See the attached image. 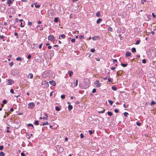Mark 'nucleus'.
I'll list each match as a JSON object with an SVG mask.
<instances>
[{"mask_svg":"<svg viewBox=\"0 0 156 156\" xmlns=\"http://www.w3.org/2000/svg\"><path fill=\"white\" fill-rule=\"evenodd\" d=\"M56 148L58 153H61L64 150L63 147L60 145H57Z\"/></svg>","mask_w":156,"mask_h":156,"instance_id":"1","label":"nucleus"},{"mask_svg":"<svg viewBox=\"0 0 156 156\" xmlns=\"http://www.w3.org/2000/svg\"><path fill=\"white\" fill-rule=\"evenodd\" d=\"M41 84L43 86L44 88L47 87L48 85V83L46 81L44 80L41 83Z\"/></svg>","mask_w":156,"mask_h":156,"instance_id":"2","label":"nucleus"},{"mask_svg":"<svg viewBox=\"0 0 156 156\" xmlns=\"http://www.w3.org/2000/svg\"><path fill=\"white\" fill-rule=\"evenodd\" d=\"M90 82L88 80L86 83L85 82L84 83V85L83 87V88L86 89L89 86Z\"/></svg>","mask_w":156,"mask_h":156,"instance_id":"3","label":"nucleus"},{"mask_svg":"<svg viewBox=\"0 0 156 156\" xmlns=\"http://www.w3.org/2000/svg\"><path fill=\"white\" fill-rule=\"evenodd\" d=\"M94 84L96 87H99L101 86V84L100 83L99 81L98 80L94 82Z\"/></svg>","mask_w":156,"mask_h":156,"instance_id":"4","label":"nucleus"},{"mask_svg":"<svg viewBox=\"0 0 156 156\" xmlns=\"http://www.w3.org/2000/svg\"><path fill=\"white\" fill-rule=\"evenodd\" d=\"M35 104L34 102H31L28 104L29 108L31 109L33 108L35 106Z\"/></svg>","mask_w":156,"mask_h":156,"instance_id":"5","label":"nucleus"},{"mask_svg":"<svg viewBox=\"0 0 156 156\" xmlns=\"http://www.w3.org/2000/svg\"><path fill=\"white\" fill-rule=\"evenodd\" d=\"M78 81L77 80H76V83H72L71 85V87L74 88L76 87L78 85Z\"/></svg>","mask_w":156,"mask_h":156,"instance_id":"6","label":"nucleus"},{"mask_svg":"<svg viewBox=\"0 0 156 156\" xmlns=\"http://www.w3.org/2000/svg\"><path fill=\"white\" fill-rule=\"evenodd\" d=\"M48 39L51 41H52L54 39V37L53 35L51 34L48 36Z\"/></svg>","mask_w":156,"mask_h":156,"instance_id":"7","label":"nucleus"},{"mask_svg":"<svg viewBox=\"0 0 156 156\" xmlns=\"http://www.w3.org/2000/svg\"><path fill=\"white\" fill-rule=\"evenodd\" d=\"M49 83L51 85L53 86H55L56 85L55 82L53 80L49 81Z\"/></svg>","mask_w":156,"mask_h":156,"instance_id":"8","label":"nucleus"},{"mask_svg":"<svg viewBox=\"0 0 156 156\" xmlns=\"http://www.w3.org/2000/svg\"><path fill=\"white\" fill-rule=\"evenodd\" d=\"M14 83V81L12 80L9 79L8 80V84L9 85H11L12 83Z\"/></svg>","mask_w":156,"mask_h":156,"instance_id":"9","label":"nucleus"},{"mask_svg":"<svg viewBox=\"0 0 156 156\" xmlns=\"http://www.w3.org/2000/svg\"><path fill=\"white\" fill-rule=\"evenodd\" d=\"M131 55V53L129 51H127L126 53V56L128 57L130 56Z\"/></svg>","mask_w":156,"mask_h":156,"instance_id":"10","label":"nucleus"},{"mask_svg":"<svg viewBox=\"0 0 156 156\" xmlns=\"http://www.w3.org/2000/svg\"><path fill=\"white\" fill-rule=\"evenodd\" d=\"M65 37L66 36L64 34H62L59 36V38L60 39H61L62 38H61V37L62 38L64 39L65 38Z\"/></svg>","mask_w":156,"mask_h":156,"instance_id":"11","label":"nucleus"},{"mask_svg":"<svg viewBox=\"0 0 156 156\" xmlns=\"http://www.w3.org/2000/svg\"><path fill=\"white\" fill-rule=\"evenodd\" d=\"M68 73L69 74V76L70 77L72 76V75H73V72L71 71H69L68 72Z\"/></svg>","mask_w":156,"mask_h":156,"instance_id":"12","label":"nucleus"},{"mask_svg":"<svg viewBox=\"0 0 156 156\" xmlns=\"http://www.w3.org/2000/svg\"><path fill=\"white\" fill-rule=\"evenodd\" d=\"M68 108L69 111L71 110L73 108L72 105H69L68 106Z\"/></svg>","mask_w":156,"mask_h":156,"instance_id":"13","label":"nucleus"},{"mask_svg":"<svg viewBox=\"0 0 156 156\" xmlns=\"http://www.w3.org/2000/svg\"><path fill=\"white\" fill-rule=\"evenodd\" d=\"M98 36H94L92 38V39L94 41H96L98 39Z\"/></svg>","mask_w":156,"mask_h":156,"instance_id":"14","label":"nucleus"},{"mask_svg":"<svg viewBox=\"0 0 156 156\" xmlns=\"http://www.w3.org/2000/svg\"><path fill=\"white\" fill-rule=\"evenodd\" d=\"M12 1L11 0H9L7 2V3L8 4L9 6H10V4H12Z\"/></svg>","mask_w":156,"mask_h":156,"instance_id":"15","label":"nucleus"},{"mask_svg":"<svg viewBox=\"0 0 156 156\" xmlns=\"http://www.w3.org/2000/svg\"><path fill=\"white\" fill-rule=\"evenodd\" d=\"M44 115L46 116V117H44L43 118V119L44 120H47L48 119V115L46 113H45L44 114Z\"/></svg>","mask_w":156,"mask_h":156,"instance_id":"16","label":"nucleus"},{"mask_svg":"<svg viewBox=\"0 0 156 156\" xmlns=\"http://www.w3.org/2000/svg\"><path fill=\"white\" fill-rule=\"evenodd\" d=\"M102 21V19L101 18L98 19L96 22L97 24L99 23Z\"/></svg>","mask_w":156,"mask_h":156,"instance_id":"17","label":"nucleus"},{"mask_svg":"<svg viewBox=\"0 0 156 156\" xmlns=\"http://www.w3.org/2000/svg\"><path fill=\"white\" fill-rule=\"evenodd\" d=\"M112 89L114 90H116L117 89V87L115 86H113L112 87Z\"/></svg>","mask_w":156,"mask_h":156,"instance_id":"18","label":"nucleus"},{"mask_svg":"<svg viewBox=\"0 0 156 156\" xmlns=\"http://www.w3.org/2000/svg\"><path fill=\"white\" fill-rule=\"evenodd\" d=\"M100 13L99 12H98L96 13V16L98 17H100Z\"/></svg>","mask_w":156,"mask_h":156,"instance_id":"19","label":"nucleus"},{"mask_svg":"<svg viewBox=\"0 0 156 156\" xmlns=\"http://www.w3.org/2000/svg\"><path fill=\"white\" fill-rule=\"evenodd\" d=\"M59 18L58 17H55L54 19V21L56 22H58Z\"/></svg>","mask_w":156,"mask_h":156,"instance_id":"20","label":"nucleus"},{"mask_svg":"<svg viewBox=\"0 0 156 156\" xmlns=\"http://www.w3.org/2000/svg\"><path fill=\"white\" fill-rule=\"evenodd\" d=\"M132 51L133 53L134 52H136V49L135 48H133L132 49Z\"/></svg>","mask_w":156,"mask_h":156,"instance_id":"21","label":"nucleus"},{"mask_svg":"<svg viewBox=\"0 0 156 156\" xmlns=\"http://www.w3.org/2000/svg\"><path fill=\"white\" fill-rule=\"evenodd\" d=\"M121 66H123V67H126L127 66V64H123V63H121Z\"/></svg>","mask_w":156,"mask_h":156,"instance_id":"22","label":"nucleus"},{"mask_svg":"<svg viewBox=\"0 0 156 156\" xmlns=\"http://www.w3.org/2000/svg\"><path fill=\"white\" fill-rule=\"evenodd\" d=\"M55 110L57 111H59L60 110V108L58 107V106H56L55 107Z\"/></svg>","mask_w":156,"mask_h":156,"instance_id":"23","label":"nucleus"},{"mask_svg":"<svg viewBox=\"0 0 156 156\" xmlns=\"http://www.w3.org/2000/svg\"><path fill=\"white\" fill-rule=\"evenodd\" d=\"M109 116H111L112 115L113 113L111 112H107Z\"/></svg>","mask_w":156,"mask_h":156,"instance_id":"24","label":"nucleus"},{"mask_svg":"<svg viewBox=\"0 0 156 156\" xmlns=\"http://www.w3.org/2000/svg\"><path fill=\"white\" fill-rule=\"evenodd\" d=\"M5 154L3 152H1L0 153V156H5Z\"/></svg>","mask_w":156,"mask_h":156,"instance_id":"25","label":"nucleus"},{"mask_svg":"<svg viewBox=\"0 0 156 156\" xmlns=\"http://www.w3.org/2000/svg\"><path fill=\"white\" fill-rule=\"evenodd\" d=\"M29 76H30V79H32L33 77V74L32 73H30L29 74Z\"/></svg>","mask_w":156,"mask_h":156,"instance_id":"26","label":"nucleus"},{"mask_svg":"<svg viewBox=\"0 0 156 156\" xmlns=\"http://www.w3.org/2000/svg\"><path fill=\"white\" fill-rule=\"evenodd\" d=\"M156 104V103L154 101H152L151 102V105H155Z\"/></svg>","mask_w":156,"mask_h":156,"instance_id":"27","label":"nucleus"},{"mask_svg":"<svg viewBox=\"0 0 156 156\" xmlns=\"http://www.w3.org/2000/svg\"><path fill=\"white\" fill-rule=\"evenodd\" d=\"M108 103H109V104L110 105H112L113 103V102L112 101H111L110 100H108Z\"/></svg>","mask_w":156,"mask_h":156,"instance_id":"28","label":"nucleus"},{"mask_svg":"<svg viewBox=\"0 0 156 156\" xmlns=\"http://www.w3.org/2000/svg\"><path fill=\"white\" fill-rule=\"evenodd\" d=\"M140 42V40H137L135 44L136 45L138 44Z\"/></svg>","mask_w":156,"mask_h":156,"instance_id":"29","label":"nucleus"},{"mask_svg":"<svg viewBox=\"0 0 156 156\" xmlns=\"http://www.w3.org/2000/svg\"><path fill=\"white\" fill-rule=\"evenodd\" d=\"M48 124V122H44L42 123V125L44 126L45 125H47Z\"/></svg>","mask_w":156,"mask_h":156,"instance_id":"30","label":"nucleus"},{"mask_svg":"<svg viewBox=\"0 0 156 156\" xmlns=\"http://www.w3.org/2000/svg\"><path fill=\"white\" fill-rule=\"evenodd\" d=\"M108 30L112 32V28L110 27H109L108 28Z\"/></svg>","mask_w":156,"mask_h":156,"instance_id":"31","label":"nucleus"},{"mask_svg":"<svg viewBox=\"0 0 156 156\" xmlns=\"http://www.w3.org/2000/svg\"><path fill=\"white\" fill-rule=\"evenodd\" d=\"M128 115V113L127 112H125L124 113V115L125 117H127Z\"/></svg>","mask_w":156,"mask_h":156,"instance_id":"32","label":"nucleus"},{"mask_svg":"<svg viewBox=\"0 0 156 156\" xmlns=\"http://www.w3.org/2000/svg\"><path fill=\"white\" fill-rule=\"evenodd\" d=\"M27 126H31L33 127H34L33 125L32 124H31V123H29V124H28Z\"/></svg>","mask_w":156,"mask_h":156,"instance_id":"33","label":"nucleus"},{"mask_svg":"<svg viewBox=\"0 0 156 156\" xmlns=\"http://www.w3.org/2000/svg\"><path fill=\"white\" fill-rule=\"evenodd\" d=\"M65 98V95H62L61 96V98L62 99H63Z\"/></svg>","mask_w":156,"mask_h":156,"instance_id":"34","label":"nucleus"},{"mask_svg":"<svg viewBox=\"0 0 156 156\" xmlns=\"http://www.w3.org/2000/svg\"><path fill=\"white\" fill-rule=\"evenodd\" d=\"M2 102L4 104H6L7 102V101L6 100H4L2 101Z\"/></svg>","mask_w":156,"mask_h":156,"instance_id":"35","label":"nucleus"},{"mask_svg":"<svg viewBox=\"0 0 156 156\" xmlns=\"http://www.w3.org/2000/svg\"><path fill=\"white\" fill-rule=\"evenodd\" d=\"M79 38L80 39H82L83 38V36L82 35H80L79 36Z\"/></svg>","mask_w":156,"mask_h":156,"instance_id":"36","label":"nucleus"},{"mask_svg":"<svg viewBox=\"0 0 156 156\" xmlns=\"http://www.w3.org/2000/svg\"><path fill=\"white\" fill-rule=\"evenodd\" d=\"M21 60V58L20 57H17L16 58V60L17 61H20Z\"/></svg>","mask_w":156,"mask_h":156,"instance_id":"37","label":"nucleus"},{"mask_svg":"<svg viewBox=\"0 0 156 156\" xmlns=\"http://www.w3.org/2000/svg\"><path fill=\"white\" fill-rule=\"evenodd\" d=\"M35 124L36 125H37L39 124V122L38 120L35 121Z\"/></svg>","mask_w":156,"mask_h":156,"instance_id":"38","label":"nucleus"},{"mask_svg":"<svg viewBox=\"0 0 156 156\" xmlns=\"http://www.w3.org/2000/svg\"><path fill=\"white\" fill-rule=\"evenodd\" d=\"M80 138H83L84 137V135L82 133L80 134Z\"/></svg>","mask_w":156,"mask_h":156,"instance_id":"39","label":"nucleus"},{"mask_svg":"<svg viewBox=\"0 0 156 156\" xmlns=\"http://www.w3.org/2000/svg\"><path fill=\"white\" fill-rule=\"evenodd\" d=\"M142 63H146V60L145 59H144L142 60Z\"/></svg>","mask_w":156,"mask_h":156,"instance_id":"40","label":"nucleus"},{"mask_svg":"<svg viewBox=\"0 0 156 156\" xmlns=\"http://www.w3.org/2000/svg\"><path fill=\"white\" fill-rule=\"evenodd\" d=\"M146 2V0H141V3L142 4H144V2Z\"/></svg>","mask_w":156,"mask_h":156,"instance_id":"41","label":"nucleus"},{"mask_svg":"<svg viewBox=\"0 0 156 156\" xmlns=\"http://www.w3.org/2000/svg\"><path fill=\"white\" fill-rule=\"evenodd\" d=\"M90 134H92L94 132H92L91 130H89V131Z\"/></svg>","mask_w":156,"mask_h":156,"instance_id":"42","label":"nucleus"},{"mask_svg":"<svg viewBox=\"0 0 156 156\" xmlns=\"http://www.w3.org/2000/svg\"><path fill=\"white\" fill-rule=\"evenodd\" d=\"M10 92L12 94L14 93V90L12 89L10 90Z\"/></svg>","mask_w":156,"mask_h":156,"instance_id":"43","label":"nucleus"},{"mask_svg":"<svg viewBox=\"0 0 156 156\" xmlns=\"http://www.w3.org/2000/svg\"><path fill=\"white\" fill-rule=\"evenodd\" d=\"M113 62L114 63L117 62V60L116 59H114L113 60Z\"/></svg>","mask_w":156,"mask_h":156,"instance_id":"44","label":"nucleus"},{"mask_svg":"<svg viewBox=\"0 0 156 156\" xmlns=\"http://www.w3.org/2000/svg\"><path fill=\"white\" fill-rule=\"evenodd\" d=\"M92 92L93 93H94L96 92V89L95 88H94L93 89L92 91Z\"/></svg>","mask_w":156,"mask_h":156,"instance_id":"45","label":"nucleus"},{"mask_svg":"<svg viewBox=\"0 0 156 156\" xmlns=\"http://www.w3.org/2000/svg\"><path fill=\"white\" fill-rule=\"evenodd\" d=\"M9 65L10 66H12L13 65V63L12 62H11L9 63Z\"/></svg>","mask_w":156,"mask_h":156,"instance_id":"46","label":"nucleus"},{"mask_svg":"<svg viewBox=\"0 0 156 156\" xmlns=\"http://www.w3.org/2000/svg\"><path fill=\"white\" fill-rule=\"evenodd\" d=\"M95 49L94 48H92L91 49L90 51L92 52H94L95 51Z\"/></svg>","mask_w":156,"mask_h":156,"instance_id":"47","label":"nucleus"},{"mask_svg":"<svg viewBox=\"0 0 156 156\" xmlns=\"http://www.w3.org/2000/svg\"><path fill=\"white\" fill-rule=\"evenodd\" d=\"M105 112V110H102V111H98V112L99 113H104Z\"/></svg>","mask_w":156,"mask_h":156,"instance_id":"48","label":"nucleus"},{"mask_svg":"<svg viewBox=\"0 0 156 156\" xmlns=\"http://www.w3.org/2000/svg\"><path fill=\"white\" fill-rule=\"evenodd\" d=\"M136 125L138 126H140L141 125V123L140 122H136Z\"/></svg>","mask_w":156,"mask_h":156,"instance_id":"49","label":"nucleus"},{"mask_svg":"<svg viewBox=\"0 0 156 156\" xmlns=\"http://www.w3.org/2000/svg\"><path fill=\"white\" fill-rule=\"evenodd\" d=\"M4 147L2 145L0 146V150H2L3 149Z\"/></svg>","mask_w":156,"mask_h":156,"instance_id":"50","label":"nucleus"},{"mask_svg":"<svg viewBox=\"0 0 156 156\" xmlns=\"http://www.w3.org/2000/svg\"><path fill=\"white\" fill-rule=\"evenodd\" d=\"M21 156H26L25 155V154L23 152H22L21 153Z\"/></svg>","mask_w":156,"mask_h":156,"instance_id":"51","label":"nucleus"},{"mask_svg":"<svg viewBox=\"0 0 156 156\" xmlns=\"http://www.w3.org/2000/svg\"><path fill=\"white\" fill-rule=\"evenodd\" d=\"M112 79L111 78H109L108 79V81L109 82H111L112 81Z\"/></svg>","mask_w":156,"mask_h":156,"instance_id":"52","label":"nucleus"},{"mask_svg":"<svg viewBox=\"0 0 156 156\" xmlns=\"http://www.w3.org/2000/svg\"><path fill=\"white\" fill-rule=\"evenodd\" d=\"M32 23L31 22H29V21L28 22V25L30 26L32 25Z\"/></svg>","mask_w":156,"mask_h":156,"instance_id":"53","label":"nucleus"},{"mask_svg":"<svg viewBox=\"0 0 156 156\" xmlns=\"http://www.w3.org/2000/svg\"><path fill=\"white\" fill-rule=\"evenodd\" d=\"M71 41L72 42H75V39L74 38H73V39H72L71 40Z\"/></svg>","mask_w":156,"mask_h":156,"instance_id":"54","label":"nucleus"},{"mask_svg":"<svg viewBox=\"0 0 156 156\" xmlns=\"http://www.w3.org/2000/svg\"><path fill=\"white\" fill-rule=\"evenodd\" d=\"M31 55H29L28 56H27V58H28V59H30V58H31Z\"/></svg>","mask_w":156,"mask_h":156,"instance_id":"55","label":"nucleus"},{"mask_svg":"<svg viewBox=\"0 0 156 156\" xmlns=\"http://www.w3.org/2000/svg\"><path fill=\"white\" fill-rule=\"evenodd\" d=\"M114 111L115 113H117L118 112L119 110L117 109H115L114 110Z\"/></svg>","mask_w":156,"mask_h":156,"instance_id":"56","label":"nucleus"},{"mask_svg":"<svg viewBox=\"0 0 156 156\" xmlns=\"http://www.w3.org/2000/svg\"><path fill=\"white\" fill-rule=\"evenodd\" d=\"M40 5H35V7L36 8H39L40 7Z\"/></svg>","mask_w":156,"mask_h":156,"instance_id":"57","label":"nucleus"},{"mask_svg":"<svg viewBox=\"0 0 156 156\" xmlns=\"http://www.w3.org/2000/svg\"><path fill=\"white\" fill-rule=\"evenodd\" d=\"M152 15L153 17L154 18H155L156 17V15H154L153 13H152Z\"/></svg>","mask_w":156,"mask_h":156,"instance_id":"58","label":"nucleus"},{"mask_svg":"<svg viewBox=\"0 0 156 156\" xmlns=\"http://www.w3.org/2000/svg\"><path fill=\"white\" fill-rule=\"evenodd\" d=\"M115 68V67H112L111 68V69L112 70H114Z\"/></svg>","mask_w":156,"mask_h":156,"instance_id":"59","label":"nucleus"},{"mask_svg":"<svg viewBox=\"0 0 156 156\" xmlns=\"http://www.w3.org/2000/svg\"><path fill=\"white\" fill-rule=\"evenodd\" d=\"M42 44H40L39 46V48L40 49H41L42 47Z\"/></svg>","mask_w":156,"mask_h":156,"instance_id":"60","label":"nucleus"},{"mask_svg":"<svg viewBox=\"0 0 156 156\" xmlns=\"http://www.w3.org/2000/svg\"><path fill=\"white\" fill-rule=\"evenodd\" d=\"M53 46L55 48H57L58 47V45L57 44H55Z\"/></svg>","mask_w":156,"mask_h":156,"instance_id":"61","label":"nucleus"},{"mask_svg":"<svg viewBox=\"0 0 156 156\" xmlns=\"http://www.w3.org/2000/svg\"><path fill=\"white\" fill-rule=\"evenodd\" d=\"M37 23L38 24H40L41 23V22L40 20H39L37 21Z\"/></svg>","mask_w":156,"mask_h":156,"instance_id":"62","label":"nucleus"},{"mask_svg":"<svg viewBox=\"0 0 156 156\" xmlns=\"http://www.w3.org/2000/svg\"><path fill=\"white\" fill-rule=\"evenodd\" d=\"M4 36L3 35H2L1 36H0V38L2 39H4Z\"/></svg>","mask_w":156,"mask_h":156,"instance_id":"63","label":"nucleus"},{"mask_svg":"<svg viewBox=\"0 0 156 156\" xmlns=\"http://www.w3.org/2000/svg\"><path fill=\"white\" fill-rule=\"evenodd\" d=\"M10 111L11 112H13L14 111V109L13 108H11L10 109Z\"/></svg>","mask_w":156,"mask_h":156,"instance_id":"64","label":"nucleus"}]
</instances>
